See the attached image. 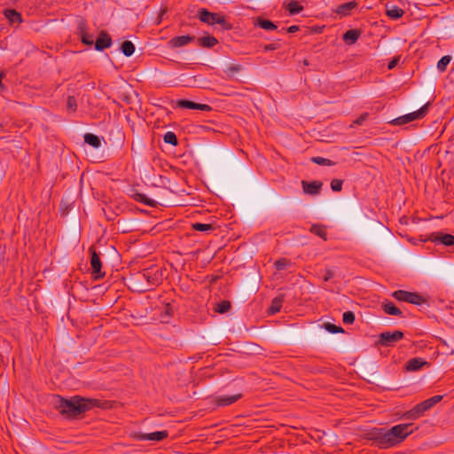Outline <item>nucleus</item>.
I'll list each match as a JSON object with an SVG mask.
<instances>
[{
    "mask_svg": "<svg viewBox=\"0 0 454 454\" xmlns=\"http://www.w3.org/2000/svg\"><path fill=\"white\" fill-rule=\"evenodd\" d=\"M301 186H302L303 192L306 194L317 195L320 193V192L322 190L323 183L321 181H317V180L311 181V182L303 180V181H301Z\"/></svg>",
    "mask_w": 454,
    "mask_h": 454,
    "instance_id": "nucleus-12",
    "label": "nucleus"
},
{
    "mask_svg": "<svg viewBox=\"0 0 454 454\" xmlns=\"http://www.w3.org/2000/svg\"><path fill=\"white\" fill-rule=\"evenodd\" d=\"M381 308L384 310V312L387 315L391 316H400L402 317L403 312L399 308H397L392 301H384L381 303Z\"/></svg>",
    "mask_w": 454,
    "mask_h": 454,
    "instance_id": "nucleus-20",
    "label": "nucleus"
},
{
    "mask_svg": "<svg viewBox=\"0 0 454 454\" xmlns=\"http://www.w3.org/2000/svg\"><path fill=\"white\" fill-rule=\"evenodd\" d=\"M91 257H90V266H91V274L94 279H101L105 277V273L101 271L102 263L99 257V254L96 252V250L91 247L89 249Z\"/></svg>",
    "mask_w": 454,
    "mask_h": 454,
    "instance_id": "nucleus-9",
    "label": "nucleus"
},
{
    "mask_svg": "<svg viewBox=\"0 0 454 454\" xmlns=\"http://www.w3.org/2000/svg\"><path fill=\"white\" fill-rule=\"evenodd\" d=\"M129 195L134 199L135 200L141 202L145 205L150 206V207H155L156 201L153 200L148 198L145 194L141 193L137 191V188L131 187L129 191Z\"/></svg>",
    "mask_w": 454,
    "mask_h": 454,
    "instance_id": "nucleus-13",
    "label": "nucleus"
},
{
    "mask_svg": "<svg viewBox=\"0 0 454 454\" xmlns=\"http://www.w3.org/2000/svg\"><path fill=\"white\" fill-rule=\"evenodd\" d=\"M4 17L10 21V23H21L23 21L22 16L14 9H6L4 12Z\"/></svg>",
    "mask_w": 454,
    "mask_h": 454,
    "instance_id": "nucleus-23",
    "label": "nucleus"
},
{
    "mask_svg": "<svg viewBox=\"0 0 454 454\" xmlns=\"http://www.w3.org/2000/svg\"><path fill=\"white\" fill-rule=\"evenodd\" d=\"M399 59H399V57L393 59L388 63V65H387V68H388V69H390V70H391V69H393V68H395V67H396V65L398 64Z\"/></svg>",
    "mask_w": 454,
    "mask_h": 454,
    "instance_id": "nucleus-47",
    "label": "nucleus"
},
{
    "mask_svg": "<svg viewBox=\"0 0 454 454\" xmlns=\"http://www.w3.org/2000/svg\"><path fill=\"white\" fill-rule=\"evenodd\" d=\"M77 35L83 44L91 46L94 43L93 36L87 32V22L83 19L78 22Z\"/></svg>",
    "mask_w": 454,
    "mask_h": 454,
    "instance_id": "nucleus-10",
    "label": "nucleus"
},
{
    "mask_svg": "<svg viewBox=\"0 0 454 454\" xmlns=\"http://www.w3.org/2000/svg\"><path fill=\"white\" fill-rule=\"evenodd\" d=\"M159 162H160V167L163 168V170L165 172H168V169L170 168V165L168 162V160H162L161 158H160L159 159Z\"/></svg>",
    "mask_w": 454,
    "mask_h": 454,
    "instance_id": "nucleus-46",
    "label": "nucleus"
},
{
    "mask_svg": "<svg viewBox=\"0 0 454 454\" xmlns=\"http://www.w3.org/2000/svg\"><path fill=\"white\" fill-rule=\"evenodd\" d=\"M197 43L200 47L210 49L218 44V40L213 35H207L197 38Z\"/></svg>",
    "mask_w": 454,
    "mask_h": 454,
    "instance_id": "nucleus-19",
    "label": "nucleus"
},
{
    "mask_svg": "<svg viewBox=\"0 0 454 454\" xmlns=\"http://www.w3.org/2000/svg\"><path fill=\"white\" fill-rule=\"evenodd\" d=\"M54 407L67 419H74L81 416L93 407L99 406V400L84 398L80 395H74L71 398H64L60 395L54 397Z\"/></svg>",
    "mask_w": 454,
    "mask_h": 454,
    "instance_id": "nucleus-2",
    "label": "nucleus"
},
{
    "mask_svg": "<svg viewBox=\"0 0 454 454\" xmlns=\"http://www.w3.org/2000/svg\"><path fill=\"white\" fill-rule=\"evenodd\" d=\"M195 39H196L195 36H192L189 35L176 36V37L172 38V46L182 47V46H184V45L188 44L189 43L194 41Z\"/></svg>",
    "mask_w": 454,
    "mask_h": 454,
    "instance_id": "nucleus-26",
    "label": "nucleus"
},
{
    "mask_svg": "<svg viewBox=\"0 0 454 454\" xmlns=\"http://www.w3.org/2000/svg\"><path fill=\"white\" fill-rule=\"evenodd\" d=\"M197 17L198 19L207 25H221L223 28L224 29H231L232 26L226 21V19L224 16L217 13V12H211L207 11L205 8H200L197 12Z\"/></svg>",
    "mask_w": 454,
    "mask_h": 454,
    "instance_id": "nucleus-4",
    "label": "nucleus"
},
{
    "mask_svg": "<svg viewBox=\"0 0 454 454\" xmlns=\"http://www.w3.org/2000/svg\"><path fill=\"white\" fill-rule=\"evenodd\" d=\"M334 277V272L331 269H326L325 270V274L323 275V280L327 282L331 280Z\"/></svg>",
    "mask_w": 454,
    "mask_h": 454,
    "instance_id": "nucleus-45",
    "label": "nucleus"
},
{
    "mask_svg": "<svg viewBox=\"0 0 454 454\" xmlns=\"http://www.w3.org/2000/svg\"><path fill=\"white\" fill-rule=\"evenodd\" d=\"M112 45V39L110 35L104 30H102L99 34L98 38L95 43V50L98 51H102L106 48H109Z\"/></svg>",
    "mask_w": 454,
    "mask_h": 454,
    "instance_id": "nucleus-15",
    "label": "nucleus"
},
{
    "mask_svg": "<svg viewBox=\"0 0 454 454\" xmlns=\"http://www.w3.org/2000/svg\"><path fill=\"white\" fill-rule=\"evenodd\" d=\"M254 25L267 31H272L278 28V26L274 22L262 17H257L254 21Z\"/></svg>",
    "mask_w": 454,
    "mask_h": 454,
    "instance_id": "nucleus-21",
    "label": "nucleus"
},
{
    "mask_svg": "<svg viewBox=\"0 0 454 454\" xmlns=\"http://www.w3.org/2000/svg\"><path fill=\"white\" fill-rule=\"evenodd\" d=\"M288 265V261L286 258L279 259L275 262V268L278 270H284Z\"/></svg>",
    "mask_w": 454,
    "mask_h": 454,
    "instance_id": "nucleus-42",
    "label": "nucleus"
},
{
    "mask_svg": "<svg viewBox=\"0 0 454 454\" xmlns=\"http://www.w3.org/2000/svg\"><path fill=\"white\" fill-rule=\"evenodd\" d=\"M392 296L400 301H405L414 305H421L427 301V300L419 294L405 290L395 291L392 294Z\"/></svg>",
    "mask_w": 454,
    "mask_h": 454,
    "instance_id": "nucleus-6",
    "label": "nucleus"
},
{
    "mask_svg": "<svg viewBox=\"0 0 454 454\" xmlns=\"http://www.w3.org/2000/svg\"><path fill=\"white\" fill-rule=\"evenodd\" d=\"M285 301V294H279L277 295L271 301L270 306L268 309V313L270 315H274L280 311L282 304Z\"/></svg>",
    "mask_w": 454,
    "mask_h": 454,
    "instance_id": "nucleus-17",
    "label": "nucleus"
},
{
    "mask_svg": "<svg viewBox=\"0 0 454 454\" xmlns=\"http://www.w3.org/2000/svg\"><path fill=\"white\" fill-rule=\"evenodd\" d=\"M412 426L411 423H406L398 424L389 429L373 427L366 432L365 438L380 449H388L401 443L412 434Z\"/></svg>",
    "mask_w": 454,
    "mask_h": 454,
    "instance_id": "nucleus-1",
    "label": "nucleus"
},
{
    "mask_svg": "<svg viewBox=\"0 0 454 454\" xmlns=\"http://www.w3.org/2000/svg\"><path fill=\"white\" fill-rule=\"evenodd\" d=\"M355 314L352 311H346L343 313L342 321L346 325H352L355 321Z\"/></svg>",
    "mask_w": 454,
    "mask_h": 454,
    "instance_id": "nucleus-39",
    "label": "nucleus"
},
{
    "mask_svg": "<svg viewBox=\"0 0 454 454\" xmlns=\"http://www.w3.org/2000/svg\"><path fill=\"white\" fill-rule=\"evenodd\" d=\"M172 107L175 109H189V110H200L204 112H208L212 108L209 105L195 103L189 99H176L172 101Z\"/></svg>",
    "mask_w": 454,
    "mask_h": 454,
    "instance_id": "nucleus-7",
    "label": "nucleus"
},
{
    "mask_svg": "<svg viewBox=\"0 0 454 454\" xmlns=\"http://www.w3.org/2000/svg\"><path fill=\"white\" fill-rule=\"evenodd\" d=\"M167 13V11L162 12V15H165Z\"/></svg>",
    "mask_w": 454,
    "mask_h": 454,
    "instance_id": "nucleus-54",
    "label": "nucleus"
},
{
    "mask_svg": "<svg viewBox=\"0 0 454 454\" xmlns=\"http://www.w3.org/2000/svg\"><path fill=\"white\" fill-rule=\"evenodd\" d=\"M84 142L96 149L101 146L100 138L97 135L92 133H86L84 135Z\"/></svg>",
    "mask_w": 454,
    "mask_h": 454,
    "instance_id": "nucleus-27",
    "label": "nucleus"
},
{
    "mask_svg": "<svg viewBox=\"0 0 454 454\" xmlns=\"http://www.w3.org/2000/svg\"><path fill=\"white\" fill-rule=\"evenodd\" d=\"M429 364L421 357H414L408 360L405 364V370L407 372H418L423 366L428 365Z\"/></svg>",
    "mask_w": 454,
    "mask_h": 454,
    "instance_id": "nucleus-16",
    "label": "nucleus"
},
{
    "mask_svg": "<svg viewBox=\"0 0 454 454\" xmlns=\"http://www.w3.org/2000/svg\"><path fill=\"white\" fill-rule=\"evenodd\" d=\"M121 51L126 57H130L135 51V45L131 41H124L121 46Z\"/></svg>",
    "mask_w": 454,
    "mask_h": 454,
    "instance_id": "nucleus-29",
    "label": "nucleus"
},
{
    "mask_svg": "<svg viewBox=\"0 0 454 454\" xmlns=\"http://www.w3.org/2000/svg\"><path fill=\"white\" fill-rule=\"evenodd\" d=\"M304 65H306V66H308V65H309L308 60H306V59L304 60Z\"/></svg>",
    "mask_w": 454,
    "mask_h": 454,
    "instance_id": "nucleus-53",
    "label": "nucleus"
},
{
    "mask_svg": "<svg viewBox=\"0 0 454 454\" xmlns=\"http://www.w3.org/2000/svg\"><path fill=\"white\" fill-rule=\"evenodd\" d=\"M163 141L164 143L168 145H170V131H167L164 135H163Z\"/></svg>",
    "mask_w": 454,
    "mask_h": 454,
    "instance_id": "nucleus-49",
    "label": "nucleus"
},
{
    "mask_svg": "<svg viewBox=\"0 0 454 454\" xmlns=\"http://www.w3.org/2000/svg\"><path fill=\"white\" fill-rule=\"evenodd\" d=\"M231 305L229 301H223L216 304L215 310L218 313L223 314L230 310Z\"/></svg>",
    "mask_w": 454,
    "mask_h": 454,
    "instance_id": "nucleus-32",
    "label": "nucleus"
},
{
    "mask_svg": "<svg viewBox=\"0 0 454 454\" xmlns=\"http://www.w3.org/2000/svg\"><path fill=\"white\" fill-rule=\"evenodd\" d=\"M160 148H161V151H162L164 153L168 154V153H167V151H168V146H166V148H165L162 145H160Z\"/></svg>",
    "mask_w": 454,
    "mask_h": 454,
    "instance_id": "nucleus-51",
    "label": "nucleus"
},
{
    "mask_svg": "<svg viewBox=\"0 0 454 454\" xmlns=\"http://www.w3.org/2000/svg\"><path fill=\"white\" fill-rule=\"evenodd\" d=\"M4 76V74L3 73H0V88L3 87L2 80H3Z\"/></svg>",
    "mask_w": 454,
    "mask_h": 454,
    "instance_id": "nucleus-52",
    "label": "nucleus"
},
{
    "mask_svg": "<svg viewBox=\"0 0 454 454\" xmlns=\"http://www.w3.org/2000/svg\"><path fill=\"white\" fill-rule=\"evenodd\" d=\"M369 114L368 113L362 114L358 118H356L353 123L350 125V128H353L354 125H361L368 118Z\"/></svg>",
    "mask_w": 454,
    "mask_h": 454,
    "instance_id": "nucleus-41",
    "label": "nucleus"
},
{
    "mask_svg": "<svg viewBox=\"0 0 454 454\" xmlns=\"http://www.w3.org/2000/svg\"><path fill=\"white\" fill-rule=\"evenodd\" d=\"M170 317V304L167 303L164 307V312H160V321L162 324H168L169 322Z\"/></svg>",
    "mask_w": 454,
    "mask_h": 454,
    "instance_id": "nucleus-33",
    "label": "nucleus"
},
{
    "mask_svg": "<svg viewBox=\"0 0 454 454\" xmlns=\"http://www.w3.org/2000/svg\"><path fill=\"white\" fill-rule=\"evenodd\" d=\"M358 3L356 0H353L338 5L335 9V12L340 17H347L349 16L353 10L356 9Z\"/></svg>",
    "mask_w": 454,
    "mask_h": 454,
    "instance_id": "nucleus-14",
    "label": "nucleus"
},
{
    "mask_svg": "<svg viewBox=\"0 0 454 454\" xmlns=\"http://www.w3.org/2000/svg\"><path fill=\"white\" fill-rule=\"evenodd\" d=\"M241 397L240 394L232 395H220L216 399V403L219 406H227L237 402Z\"/></svg>",
    "mask_w": 454,
    "mask_h": 454,
    "instance_id": "nucleus-24",
    "label": "nucleus"
},
{
    "mask_svg": "<svg viewBox=\"0 0 454 454\" xmlns=\"http://www.w3.org/2000/svg\"><path fill=\"white\" fill-rule=\"evenodd\" d=\"M299 30V27L298 26H295V25H293L287 28H282V31H286L287 33H295Z\"/></svg>",
    "mask_w": 454,
    "mask_h": 454,
    "instance_id": "nucleus-48",
    "label": "nucleus"
},
{
    "mask_svg": "<svg viewBox=\"0 0 454 454\" xmlns=\"http://www.w3.org/2000/svg\"><path fill=\"white\" fill-rule=\"evenodd\" d=\"M311 161L322 166H333L335 164L334 161L320 156L312 157Z\"/></svg>",
    "mask_w": 454,
    "mask_h": 454,
    "instance_id": "nucleus-31",
    "label": "nucleus"
},
{
    "mask_svg": "<svg viewBox=\"0 0 454 454\" xmlns=\"http://www.w3.org/2000/svg\"><path fill=\"white\" fill-rule=\"evenodd\" d=\"M429 239L434 243H440L450 247L454 245V236L442 232H434L430 235Z\"/></svg>",
    "mask_w": 454,
    "mask_h": 454,
    "instance_id": "nucleus-11",
    "label": "nucleus"
},
{
    "mask_svg": "<svg viewBox=\"0 0 454 454\" xmlns=\"http://www.w3.org/2000/svg\"><path fill=\"white\" fill-rule=\"evenodd\" d=\"M451 60L450 55L443 56L437 63V68L440 72H444Z\"/></svg>",
    "mask_w": 454,
    "mask_h": 454,
    "instance_id": "nucleus-34",
    "label": "nucleus"
},
{
    "mask_svg": "<svg viewBox=\"0 0 454 454\" xmlns=\"http://www.w3.org/2000/svg\"><path fill=\"white\" fill-rule=\"evenodd\" d=\"M192 229L194 231H212L213 226H212V224H208V223H192Z\"/></svg>",
    "mask_w": 454,
    "mask_h": 454,
    "instance_id": "nucleus-36",
    "label": "nucleus"
},
{
    "mask_svg": "<svg viewBox=\"0 0 454 454\" xmlns=\"http://www.w3.org/2000/svg\"><path fill=\"white\" fill-rule=\"evenodd\" d=\"M310 231L312 233L316 234L317 236L320 237V238L325 239L326 231H325V228L322 225L313 224L310 227Z\"/></svg>",
    "mask_w": 454,
    "mask_h": 454,
    "instance_id": "nucleus-35",
    "label": "nucleus"
},
{
    "mask_svg": "<svg viewBox=\"0 0 454 454\" xmlns=\"http://www.w3.org/2000/svg\"><path fill=\"white\" fill-rule=\"evenodd\" d=\"M402 331L383 332L379 335L378 343L383 347H393L396 342L403 338Z\"/></svg>",
    "mask_w": 454,
    "mask_h": 454,
    "instance_id": "nucleus-8",
    "label": "nucleus"
},
{
    "mask_svg": "<svg viewBox=\"0 0 454 454\" xmlns=\"http://www.w3.org/2000/svg\"><path fill=\"white\" fill-rule=\"evenodd\" d=\"M403 14L404 11L396 5L387 6V15L393 20H397Z\"/></svg>",
    "mask_w": 454,
    "mask_h": 454,
    "instance_id": "nucleus-28",
    "label": "nucleus"
},
{
    "mask_svg": "<svg viewBox=\"0 0 454 454\" xmlns=\"http://www.w3.org/2000/svg\"><path fill=\"white\" fill-rule=\"evenodd\" d=\"M287 10L290 14L294 15L301 12L303 7L297 1L292 0L287 5Z\"/></svg>",
    "mask_w": 454,
    "mask_h": 454,
    "instance_id": "nucleus-30",
    "label": "nucleus"
},
{
    "mask_svg": "<svg viewBox=\"0 0 454 454\" xmlns=\"http://www.w3.org/2000/svg\"><path fill=\"white\" fill-rule=\"evenodd\" d=\"M177 137L172 132V145H177Z\"/></svg>",
    "mask_w": 454,
    "mask_h": 454,
    "instance_id": "nucleus-50",
    "label": "nucleus"
},
{
    "mask_svg": "<svg viewBox=\"0 0 454 454\" xmlns=\"http://www.w3.org/2000/svg\"><path fill=\"white\" fill-rule=\"evenodd\" d=\"M279 47H280V44L278 43H269V44H265L263 46V51H275V50L279 49Z\"/></svg>",
    "mask_w": 454,
    "mask_h": 454,
    "instance_id": "nucleus-44",
    "label": "nucleus"
},
{
    "mask_svg": "<svg viewBox=\"0 0 454 454\" xmlns=\"http://www.w3.org/2000/svg\"><path fill=\"white\" fill-rule=\"evenodd\" d=\"M158 272H159V270H157V272L154 273L153 277H151L149 275V272L148 273H144L143 277L146 278L150 284H152V285H158V283L160 281H161L163 278H168V270L166 269H164V270H160V277L157 276Z\"/></svg>",
    "mask_w": 454,
    "mask_h": 454,
    "instance_id": "nucleus-25",
    "label": "nucleus"
},
{
    "mask_svg": "<svg viewBox=\"0 0 454 454\" xmlns=\"http://www.w3.org/2000/svg\"><path fill=\"white\" fill-rule=\"evenodd\" d=\"M240 69H241L240 65H231L227 67V69L225 70V73H227L229 75H232V74L239 72Z\"/></svg>",
    "mask_w": 454,
    "mask_h": 454,
    "instance_id": "nucleus-43",
    "label": "nucleus"
},
{
    "mask_svg": "<svg viewBox=\"0 0 454 454\" xmlns=\"http://www.w3.org/2000/svg\"><path fill=\"white\" fill-rule=\"evenodd\" d=\"M168 436V431L164 430V431H157V432H153V433H149V434H141V435L139 436V439L140 440H145V441H160L164 438H166Z\"/></svg>",
    "mask_w": 454,
    "mask_h": 454,
    "instance_id": "nucleus-22",
    "label": "nucleus"
},
{
    "mask_svg": "<svg viewBox=\"0 0 454 454\" xmlns=\"http://www.w3.org/2000/svg\"><path fill=\"white\" fill-rule=\"evenodd\" d=\"M430 102H427L423 106H421L418 111L404 114L403 116H400L398 118H395L389 121L390 124L395 125V126H401L407 124L411 121H413L415 120H419L424 118L427 114L428 113Z\"/></svg>",
    "mask_w": 454,
    "mask_h": 454,
    "instance_id": "nucleus-5",
    "label": "nucleus"
},
{
    "mask_svg": "<svg viewBox=\"0 0 454 454\" xmlns=\"http://www.w3.org/2000/svg\"><path fill=\"white\" fill-rule=\"evenodd\" d=\"M360 36H361L360 30L349 29L343 34L342 39L347 44L352 45L357 42V40L359 39Z\"/></svg>",
    "mask_w": 454,
    "mask_h": 454,
    "instance_id": "nucleus-18",
    "label": "nucleus"
},
{
    "mask_svg": "<svg viewBox=\"0 0 454 454\" xmlns=\"http://www.w3.org/2000/svg\"><path fill=\"white\" fill-rule=\"evenodd\" d=\"M325 329L331 333H344V330L340 326H337L331 323H325Z\"/></svg>",
    "mask_w": 454,
    "mask_h": 454,
    "instance_id": "nucleus-38",
    "label": "nucleus"
},
{
    "mask_svg": "<svg viewBox=\"0 0 454 454\" xmlns=\"http://www.w3.org/2000/svg\"><path fill=\"white\" fill-rule=\"evenodd\" d=\"M343 180L334 178L331 181V189L333 192H340L342 190Z\"/></svg>",
    "mask_w": 454,
    "mask_h": 454,
    "instance_id": "nucleus-40",
    "label": "nucleus"
},
{
    "mask_svg": "<svg viewBox=\"0 0 454 454\" xmlns=\"http://www.w3.org/2000/svg\"><path fill=\"white\" fill-rule=\"evenodd\" d=\"M67 109L69 112H75L77 109V102L74 97L68 96L67 99Z\"/></svg>",
    "mask_w": 454,
    "mask_h": 454,
    "instance_id": "nucleus-37",
    "label": "nucleus"
},
{
    "mask_svg": "<svg viewBox=\"0 0 454 454\" xmlns=\"http://www.w3.org/2000/svg\"><path fill=\"white\" fill-rule=\"evenodd\" d=\"M442 395H434L431 398H428L418 404H416L412 409L404 412L402 416L404 419H411L415 420L419 418L422 417L426 411L433 408L436 403L442 400Z\"/></svg>",
    "mask_w": 454,
    "mask_h": 454,
    "instance_id": "nucleus-3",
    "label": "nucleus"
}]
</instances>
